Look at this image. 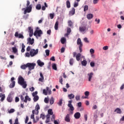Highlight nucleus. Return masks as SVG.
Segmentation results:
<instances>
[{
	"label": "nucleus",
	"instance_id": "obj_28",
	"mask_svg": "<svg viewBox=\"0 0 124 124\" xmlns=\"http://www.w3.org/2000/svg\"><path fill=\"white\" fill-rule=\"evenodd\" d=\"M54 28L55 31H58V29H59V21H57L56 22Z\"/></svg>",
	"mask_w": 124,
	"mask_h": 124
},
{
	"label": "nucleus",
	"instance_id": "obj_20",
	"mask_svg": "<svg viewBox=\"0 0 124 124\" xmlns=\"http://www.w3.org/2000/svg\"><path fill=\"white\" fill-rule=\"evenodd\" d=\"M48 91H49V87H46V89L43 90V93L44 94H45V95H47V94H48Z\"/></svg>",
	"mask_w": 124,
	"mask_h": 124
},
{
	"label": "nucleus",
	"instance_id": "obj_36",
	"mask_svg": "<svg viewBox=\"0 0 124 124\" xmlns=\"http://www.w3.org/2000/svg\"><path fill=\"white\" fill-rule=\"evenodd\" d=\"M25 47H26V46H25V45H24V43H23L22 45L21 53H24V52H25Z\"/></svg>",
	"mask_w": 124,
	"mask_h": 124
},
{
	"label": "nucleus",
	"instance_id": "obj_57",
	"mask_svg": "<svg viewBox=\"0 0 124 124\" xmlns=\"http://www.w3.org/2000/svg\"><path fill=\"white\" fill-rule=\"evenodd\" d=\"M28 122H29V117L28 116H27L26 117L25 121V123L28 124Z\"/></svg>",
	"mask_w": 124,
	"mask_h": 124
},
{
	"label": "nucleus",
	"instance_id": "obj_59",
	"mask_svg": "<svg viewBox=\"0 0 124 124\" xmlns=\"http://www.w3.org/2000/svg\"><path fill=\"white\" fill-rule=\"evenodd\" d=\"M67 32L70 34V32H71V29L68 28L67 30Z\"/></svg>",
	"mask_w": 124,
	"mask_h": 124
},
{
	"label": "nucleus",
	"instance_id": "obj_42",
	"mask_svg": "<svg viewBox=\"0 0 124 124\" xmlns=\"http://www.w3.org/2000/svg\"><path fill=\"white\" fill-rule=\"evenodd\" d=\"M25 57H26V58H30V57H31V51L30 52V53L26 52L25 54Z\"/></svg>",
	"mask_w": 124,
	"mask_h": 124
},
{
	"label": "nucleus",
	"instance_id": "obj_46",
	"mask_svg": "<svg viewBox=\"0 0 124 124\" xmlns=\"http://www.w3.org/2000/svg\"><path fill=\"white\" fill-rule=\"evenodd\" d=\"M45 52L46 53V56H49L50 55V50L48 49H46L45 50Z\"/></svg>",
	"mask_w": 124,
	"mask_h": 124
},
{
	"label": "nucleus",
	"instance_id": "obj_40",
	"mask_svg": "<svg viewBox=\"0 0 124 124\" xmlns=\"http://www.w3.org/2000/svg\"><path fill=\"white\" fill-rule=\"evenodd\" d=\"M36 9L37 10H40L41 9V5L40 4H37Z\"/></svg>",
	"mask_w": 124,
	"mask_h": 124
},
{
	"label": "nucleus",
	"instance_id": "obj_18",
	"mask_svg": "<svg viewBox=\"0 0 124 124\" xmlns=\"http://www.w3.org/2000/svg\"><path fill=\"white\" fill-rule=\"evenodd\" d=\"M13 100V98L11 96V94L8 95L7 98V101L8 102H12V101Z\"/></svg>",
	"mask_w": 124,
	"mask_h": 124
},
{
	"label": "nucleus",
	"instance_id": "obj_17",
	"mask_svg": "<svg viewBox=\"0 0 124 124\" xmlns=\"http://www.w3.org/2000/svg\"><path fill=\"white\" fill-rule=\"evenodd\" d=\"M75 14V8H72V10L69 12V15L70 16H73Z\"/></svg>",
	"mask_w": 124,
	"mask_h": 124
},
{
	"label": "nucleus",
	"instance_id": "obj_31",
	"mask_svg": "<svg viewBox=\"0 0 124 124\" xmlns=\"http://www.w3.org/2000/svg\"><path fill=\"white\" fill-rule=\"evenodd\" d=\"M62 98H61L59 100V102L57 103V104L59 105V106H62V101H63Z\"/></svg>",
	"mask_w": 124,
	"mask_h": 124
},
{
	"label": "nucleus",
	"instance_id": "obj_58",
	"mask_svg": "<svg viewBox=\"0 0 124 124\" xmlns=\"http://www.w3.org/2000/svg\"><path fill=\"white\" fill-rule=\"evenodd\" d=\"M64 51H65V48L63 47H62L61 49V53H64Z\"/></svg>",
	"mask_w": 124,
	"mask_h": 124
},
{
	"label": "nucleus",
	"instance_id": "obj_53",
	"mask_svg": "<svg viewBox=\"0 0 124 124\" xmlns=\"http://www.w3.org/2000/svg\"><path fill=\"white\" fill-rule=\"evenodd\" d=\"M28 30L29 31V32H33V29H32V28H31V27H29L28 28Z\"/></svg>",
	"mask_w": 124,
	"mask_h": 124
},
{
	"label": "nucleus",
	"instance_id": "obj_52",
	"mask_svg": "<svg viewBox=\"0 0 124 124\" xmlns=\"http://www.w3.org/2000/svg\"><path fill=\"white\" fill-rule=\"evenodd\" d=\"M44 102L45 103H49V98H45Z\"/></svg>",
	"mask_w": 124,
	"mask_h": 124
},
{
	"label": "nucleus",
	"instance_id": "obj_56",
	"mask_svg": "<svg viewBox=\"0 0 124 124\" xmlns=\"http://www.w3.org/2000/svg\"><path fill=\"white\" fill-rule=\"evenodd\" d=\"M51 116H52V117H51V120L52 122H53V121H55V114H53Z\"/></svg>",
	"mask_w": 124,
	"mask_h": 124
},
{
	"label": "nucleus",
	"instance_id": "obj_10",
	"mask_svg": "<svg viewBox=\"0 0 124 124\" xmlns=\"http://www.w3.org/2000/svg\"><path fill=\"white\" fill-rule=\"evenodd\" d=\"M79 30L80 32H84L85 33L86 31L87 28L86 26H80L79 28Z\"/></svg>",
	"mask_w": 124,
	"mask_h": 124
},
{
	"label": "nucleus",
	"instance_id": "obj_50",
	"mask_svg": "<svg viewBox=\"0 0 124 124\" xmlns=\"http://www.w3.org/2000/svg\"><path fill=\"white\" fill-rule=\"evenodd\" d=\"M85 96H89L90 95V92L89 91H86L84 93Z\"/></svg>",
	"mask_w": 124,
	"mask_h": 124
},
{
	"label": "nucleus",
	"instance_id": "obj_47",
	"mask_svg": "<svg viewBox=\"0 0 124 124\" xmlns=\"http://www.w3.org/2000/svg\"><path fill=\"white\" fill-rule=\"evenodd\" d=\"M15 112V109L14 108H11L9 111L8 113L9 114H11L12 113H14Z\"/></svg>",
	"mask_w": 124,
	"mask_h": 124
},
{
	"label": "nucleus",
	"instance_id": "obj_30",
	"mask_svg": "<svg viewBox=\"0 0 124 124\" xmlns=\"http://www.w3.org/2000/svg\"><path fill=\"white\" fill-rule=\"evenodd\" d=\"M66 7L67 8H70L71 5H70V1H69V0H67L66 2Z\"/></svg>",
	"mask_w": 124,
	"mask_h": 124
},
{
	"label": "nucleus",
	"instance_id": "obj_32",
	"mask_svg": "<svg viewBox=\"0 0 124 124\" xmlns=\"http://www.w3.org/2000/svg\"><path fill=\"white\" fill-rule=\"evenodd\" d=\"M81 64H82V66H87V61L83 60V61H81Z\"/></svg>",
	"mask_w": 124,
	"mask_h": 124
},
{
	"label": "nucleus",
	"instance_id": "obj_45",
	"mask_svg": "<svg viewBox=\"0 0 124 124\" xmlns=\"http://www.w3.org/2000/svg\"><path fill=\"white\" fill-rule=\"evenodd\" d=\"M35 108V110H37L38 111L39 109H40V107H39V105L38 104H37Z\"/></svg>",
	"mask_w": 124,
	"mask_h": 124
},
{
	"label": "nucleus",
	"instance_id": "obj_27",
	"mask_svg": "<svg viewBox=\"0 0 124 124\" xmlns=\"http://www.w3.org/2000/svg\"><path fill=\"white\" fill-rule=\"evenodd\" d=\"M68 97L69 99H73V98L75 97V95H74L73 93L69 94L68 95Z\"/></svg>",
	"mask_w": 124,
	"mask_h": 124
},
{
	"label": "nucleus",
	"instance_id": "obj_4",
	"mask_svg": "<svg viewBox=\"0 0 124 124\" xmlns=\"http://www.w3.org/2000/svg\"><path fill=\"white\" fill-rule=\"evenodd\" d=\"M68 107L69 108V110L71 111H70V114L72 115L73 114V110H74V107H73V105H72V100H71L70 101H68V103L67 105Z\"/></svg>",
	"mask_w": 124,
	"mask_h": 124
},
{
	"label": "nucleus",
	"instance_id": "obj_48",
	"mask_svg": "<svg viewBox=\"0 0 124 124\" xmlns=\"http://www.w3.org/2000/svg\"><path fill=\"white\" fill-rule=\"evenodd\" d=\"M83 41H84V42H85L86 43H89L90 41H89V40H88V38L87 37H85L83 39Z\"/></svg>",
	"mask_w": 124,
	"mask_h": 124
},
{
	"label": "nucleus",
	"instance_id": "obj_15",
	"mask_svg": "<svg viewBox=\"0 0 124 124\" xmlns=\"http://www.w3.org/2000/svg\"><path fill=\"white\" fill-rule=\"evenodd\" d=\"M87 75L88 76V81H89V82H91L92 78H93V73L91 72L90 73H88Z\"/></svg>",
	"mask_w": 124,
	"mask_h": 124
},
{
	"label": "nucleus",
	"instance_id": "obj_25",
	"mask_svg": "<svg viewBox=\"0 0 124 124\" xmlns=\"http://www.w3.org/2000/svg\"><path fill=\"white\" fill-rule=\"evenodd\" d=\"M12 50L13 52L14 53V54L18 53V49H17V48H16L15 46L12 48Z\"/></svg>",
	"mask_w": 124,
	"mask_h": 124
},
{
	"label": "nucleus",
	"instance_id": "obj_12",
	"mask_svg": "<svg viewBox=\"0 0 124 124\" xmlns=\"http://www.w3.org/2000/svg\"><path fill=\"white\" fill-rule=\"evenodd\" d=\"M74 117L75 119H80V117H81V114L79 112H76L74 114Z\"/></svg>",
	"mask_w": 124,
	"mask_h": 124
},
{
	"label": "nucleus",
	"instance_id": "obj_34",
	"mask_svg": "<svg viewBox=\"0 0 124 124\" xmlns=\"http://www.w3.org/2000/svg\"><path fill=\"white\" fill-rule=\"evenodd\" d=\"M74 63V59L73 58H71L69 60V64L71 66L73 65V63Z\"/></svg>",
	"mask_w": 124,
	"mask_h": 124
},
{
	"label": "nucleus",
	"instance_id": "obj_3",
	"mask_svg": "<svg viewBox=\"0 0 124 124\" xmlns=\"http://www.w3.org/2000/svg\"><path fill=\"white\" fill-rule=\"evenodd\" d=\"M31 9H32V5L31 4L29 6H27L25 8H22V10L24 11V14H27V13H31Z\"/></svg>",
	"mask_w": 124,
	"mask_h": 124
},
{
	"label": "nucleus",
	"instance_id": "obj_29",
	"mask_svg": "<svg viewBox=\"0 0 124 124\" xmlns=\"http://www.w3.org/2000/svg\"><path fill=\"white\" fill-rule=\"evenodd\" d=\"M47 113L48 115H50L51 116H52V115H54V112H53V109H48Z\"/></svg>",
	"mask_w": 124,
	"mask_h": 124
},
{
	"label": "nucleus",
	"instance_id": "obj_62",
	"mask_svg": "<svg viewBox=\"0 0 124 124\" xmlns=\"http://www.w3.org/2000/svg\"><path fill=\"white\" fill-rule=\"evenodd\" d=\"M20 99L18 97H16L15 98V102H19Z\"/></svg>",
	"mask_w": 124,
	"mask_h": 124
},
{
	"label": "nucleus",
	"instance_id": "obj_5",
	"mask_svg": "<svg viewBox=\"0 0 124 124\" xmlns=\"http://www.w3.org/2000/svg\"><path fill=\"white\" fill-rule=\"evenodd\" d=\"M36 65V64L35 63L28 62L27 63V67H28L29 70H30V71H31V70H33Z\"/></svg>",
	"mask_w": 124,
	"mask_h": 124
},
{
	"label": "nucleus",
	"instance_id": "obj_9",
	"mask_svg": "<svg viewBox=\"0 0 124 124\" xmlns=\"http://www.w3.org/2000/svg\"><path fill=\"white\" fill-rule=\"evenodd\" d=\"M14 80H15V78H14V77H12L11 78V81H12V83L10 84L9 85V88H10V89H12L13 88H14V87H15V81H14Z\"/></svg>",
	"mask_w": 124,
	"mask_h": 124
},
{
	"label": "nucleus",
	"instance_id": "obj_60",
	"mask_svg": "<svg viewBox=\"0 0 124 124\" xmlns=\"http://www.w3.org/2000/svg\"><path fill=\"white\" fill-rule=\"evenodd\" d=\"M90 65L91 66V67H94V65H95V63L93 62H90Z\"/></svg>",
	"mask_w": 124,
	"mask_h": 124
},
{
	"label": "nucleus",
	"instance_id": "obj_49",
	"mask_svg": "<svg viewBox=\"0 0 124 124\" xmlns=\"http://www.w3.org/2000/svg\"><path fill=\"white\" fill-rule=\"evenodd\" d=\"M78 5H79V3H78V2L75 1L74 4V7H77Z\"/></svg>",
	"mask_w": 124,
	"mask_h": 124
},
{
	"label": "nucleus",
	"instance_id": "obj_1",
	"mask_svg": "<svg viewBox=\"0 0 124 124\" xmlns=\"http://www.w3.org/2000/svg\"><path fill=\"white\" fill-rule=\"evenodd\" d=\"M25 94H26V93L24 92L22 93V95H20V99H21V104L20 106L21 108H24V104H22V102H25V103H28V101H31V99L30 98L29 95H28L27 94H26V95L25 96Z\"/></svg>",
	"mask_w": 124,
	"mask_h": 124
},
{
	"label": "nucleus",
	"instance_id": "obj_13",
	"mask_svg": "<svg viewBox=\"0 0 124 124\" xmlns=\"http://www.w3.org/2000/svg\"><path fill=\"white\" fill-rule=\"evenodd\" d=\"M65 121L67 123H69L70 122V115L67 114L65 117Z\"/></svg>",
	"mask_w": 124,
	"mask_h": 124
},
{
	"label": "nucleus",
	"instance_id": "obj_26",
	"mask_svg": "<svg viewBox=\"0 0 124 124\" xmlns=\"http://www.w3.org/2000/svg\"><path fill=\"white\" fill-rule=\"evenodd\" d=\"M114 112H116L117 114H122V110L119 108H116Z\"/></svg>",
	"mask_w": 124,
	"mask_h": 124
},
{
	"label": "nucleus",
	"instance_id": "obj_22",
	"mask_svg": "<svg viewBox=\"0 0 124 124\" xmlns=\"http://www.w3.org/2000/svg\"><path fill=\"white\" fill-rule=\"evenodd\" d=\"M77 44L78 45H79V46H83V43H82V41H81L80 38H78L77 40Z\"/></svg>",
	"mask_w": 124,
	"mask_h": 124
},
{
	"label": "nucleus",
	"instance_id": "obj_33",
	"mask_svg": "<svg viewBox=\"0 0 124 124\" xmlns=\"http://www.w3.org/2000/svg\"><path fill=\"white\" fill-rule=\"evenodd\" d=\"M38 99H39V97L38 96V95L33 96V100L34 102H36V101H37Z\"/></svg>",
	"mask_w": 124,
	"mask_h": 124
},
{
	"label": "nucleus",
	"instance_id": "obj_64",
	"mask_svg": "<svg viewBox=\"0 0 124 124\" xmlns=\"http://www.w3.org/2000/svg\"><path fill=\"white\" fill-rule=\"evenodd\" d=\"M54 124H59V120H54Z\"/></svg>",
	"mask_w": 124,
	"mask_h": 124
},
{
	"label": "nucleus",
	"instance_id": "obj_11",
	"mask_svg": "<svg viewBox=\"0 0 124 124\" xmlns=\"http://www.w3.org/2000/svg\"><path fill=\"white\" fill-rule=\"evenodd\" d=\"M27 44H30L31 45H32V44H33V43H34V39L32 38L31 39V38L30 37L27 39Z\"/></svg>",
	"mask_w": 124,
	"mask_h": 124
},
{
	"label": "nucleus",
	"instance_id": "obj_24",
	"mask_svg": "<svg viewBox=\"0 0 124 124\" xmlns=\"http://www.w3.org/2000/svg\"><path fill=\"white\" fill-rule=\"evenodd\" d=\"M0 97L1 98L0 101L2 102L4 100L5 98V95L4 94H2V93H0Z\"/></svg>",
	"mask_w": 124,
	"mask_h": 124
},
{
	"label": "nucleus",
	"instance_id": "obj_7",
	"mask_svg": "<svg viewBox=\"0 0 124 124\" xmlns=\"http://www.w3.org/2000/svg\"><path fill=\"white\" fill-rule=\"evenodd\" d=\"M38 49H31L30 51V55L31 57H34V56H36L37 54H38Z\"/></svg>",
	"mask_w": 124,
	"mask_h": 124
},
{
	"label": "nucleus",
	"instance_id": "obj_14",
	"mask_svg": "<svg viewBox=\"0 0 124 124\" xmlns=\"http://www.w3.org/2000/svg\"><path fill=\"white\" fill-rule=\"evenodd\" d=\"M34 112H35V110H33L32 111V114L31 115V119H32V120H33V123H37V121H35V119L34 118Z\"/></svg>",
	"mask_w": 124,
	"mask_h": 124
},
{
	"label": "nucleus",
	"instance_id": "obj_16",
	"mask_svg": "<svg viewBox=\"0 0 124 124\" xmlns=\"http://www.w3.org/2000/svg\"><path fill=\"white\" fill-rule=\"evenodd\" d=\"M40 76L41 78H39V81L42 83L43 82V80H44V76H43V74H42V72H41L40 73Z\"/></svg>",
	"mask_w": 124,
	"mask_h": 124
},
{
	"label": "nucleus",
	"instance_id": "obj_44",
	"mask_svg": "<svg viewBox=\"0 0 124 124\" xmlns=\"http://www.w3.org/2000/svg\"><path fill=\"white\" fill-rule=\"evenodd\" d=\"M54 16H55V14L54 13L49 14V17H50V19H53Z\"/></svg>",
	"mask_w": 124,
	"mask_h": 124
},
{
	"label": "nucleus",
	"instance_id": "obj_43",
	"mask_svg": "<svg viewBox=\"0 0 124 124\" xmlns=\"http://www.w3.org/2000/svg\"><path fill=\"white\" fill-rule=\"evenodd\" d=\"M89 9V6L86 5L84 6V12H86L87 10Z\"/></svg>",
	"mask_w": 124,
	"mask_h": 124
},
{
	"label": "nucleus",
	"instance_id": "obj_54",
	"mask_svg": "<svg viewBox=\"0 0 124 124\" xmlns=\"http://www.w3.org/2000/svg\"><path fill=\"white\" fill-rule=\"evenodd\" d=\"M82 47H83V46H79L78 48H79V50L80 53H82L83 50L82 49Z\"/></svg>",
	"mask_w": 124,
	"mask_h": 124
},
{
	"label": "nucleus",
	"instance_id": "obj_23",
	"mask_svg": "<svg viewBox=\"0 0 124 124\" xmlns=\"http://www.w3.org/2000/svg\"><path fill=\"white\" fill-rule=\"evenodd\" d=\"M81 56V53H78L76 55V58L77 61H78V62H79L80 61Z\"/></svg>",
	"mask_w": 124,
	"mask_h": 124
},
{
	"label": "nucleus",
	"instance_id": "obj_61",
	"mask_svg": "<svg viewBox=\"0 0 124 124\" xmlns=\"http://www.w3.org/2000/svg\"><path fill=\"white\" fill-rule=\"evenodd\" d=\"M37 93H38L37 91L33 92L32 93V96H36V95H37Z\"/></svg>",
	"mask_w": 124,
	"mask_h": 124
},
{
	"label": "nucleus",
	"instance_id": "obj_6",
	"mask_svg": "<svg viewBox=\"0 0 124 124\" xmlns=\"http://www.w3.org/2000/svg\"><path fill=\"white\" fill-rule=\"evenodd\" d=\"M41 34H43V32H42V31L41 30H36L33 34V35L34 36H36V37H40L41 36Z\"/></svg>",
	"mask_w": 124,
	"mask_h": 124
},
{
	"label": "nucleus",
	"instance_id": "obj_38",
	"mask_svg": "<svg viewBox=\"0 0 124 124\" xmlns=\"http://www.w3.org/2000/svg\"><path fill=\"white\" fill-rule=\"evenodd\" d=\"M40 119H42V120H45V118H46V116H45V114L41 113L40 114Z\"/></svg>",
	"mask_w": 124,
	"mask_h": 124
},
{
	"label": "nucleus",
	"instance_id": "obj_39",
	"mask_svg": "<svg viewBox=\"0 0 124 124\" xmlns=\"http://www.w3.org/2000/svg\"><path fill=\"white\" fill-rule=\"evenodd\" d=\"M52 69H54V70H57V64L56 63H53L52 65Z\"/></svg>",
	"mask_w": 124,
	"mask_h": 124
},
{
	"label": "nucleus",
	"instance_id": "obj_21",
	"mask_svg": "<svg viewBox=\"0 0 124 124\" xmlns=\"http://www.w3.org/2000/svg\"><path fill=\"white\" fill-rule=\"evenodd\" d=\"M37 62L39 66H40L41 67H42V66H43V65H44V62H41V61H40V60H38Z\"/></svg>",
	"mask_w": 124,
	"mask_h": 124
},
{
	"label": "nucleus",
	"instance_id": "obj_19",
	"mask_svg": "<svg viewBox=\"0 0 124 124\" xmlns=\"http://www.w3.org/2000/svg\"><path fill=\"white\" fill-rule=\"evenodd\" d=\"M86 17L88 20H91L93 18V14H88L87 15Z\"/></svg>",
	"mask_w": 124,
	"mask_h": 124
},
{
	"label": "nucleus",
	"instance_id": "obj_35",
	"mask_svg": "<svg viewBox=\"0 0 124 124\" xmlns=\"http://www.w3.org/2000/svg\"><path fill=\"white\" fill-rule=\"evenodd\" d=\"M65 42H66V39H65V38H64V37L62 38L61 43L62 44H64L65 43Z\"/></svg>",
	"mask_w": 124,
	"mask_h": 124
},
{
	"label": "nucleus",
	"instance_id": "obj_55",
	"mask_svg": "<svg viewBox=\"0 0 124 124\" xmlns=\"http://www.w3.org/2000/svg\"><path fill=\"white\" fill-rule=\"evenodd\" d=\"M76 100L78 101V100H80V95H77L75 97Z\"/></svg>",
	"mask_w": 124,
	"mask_h": 124
},
{
	"label": "nucleus",
	"instance_id": "obj_51",
	"mask_svg": "<svg viewBox=\"0 0 124 124\" xmlns=\"http://www.w3.org/2000/svg\"><path fill=\"white\" fill-rule=\"evenodd\" d=\"M68 24L69 27H72V21H71V20H69L68 21Z\"/></svg>",
	"mask_w": 124,
	"mask_h": 124
},
{
	"label": "nucleus",
	"instance_id": "obj_37",
	"mask_svg": "<svg viewBox=\"0 0 124 124\" xmlns=\"http://www.w3.org/2000/svg\"><path fill=\"white\" fill-rule=\"evenodd\" d=\"M54 102H55V99L53 98V97H51L50 100V105H52V104H54Z\"/></svg>",
	"mask_w": 124,
	"mask_h": 124
},
{
	"label": "nucleus",
	"instance_id": "obj_8",
	"mask_svg": "<svg viewBox=\"0 0 124 124\" xmlns=\"http://www.w3.org/2000/svg\"><path fill=\"white\" fill-rule=\"evenodd\" d=\"M15 37H16V38H20L21 39H24V38H25V37H24L23 34L19 33V32L18 31H16L15 32Z\"/></svg>",
	"mask_w": 124,
	"mask_h": 124
},
{
	"label": "nucleus",
	"instance_id": "obj_2",
	"mask_svg": "<svg viewBox=\"0 0 124 124\" xmlns=\"http://www.w3.org/2000/svg\"><path fill=\"white\" fill-rule=\"evenodd\" d=\"M18 83L19 85L22 86L23 89H26L27 88V81H25V79L22 76H19L18 78Z\"/></svg>",
	"mask_w": 124,
	"mask_h": 124
},
{
	"label": "nucleus",
	"instance_id": "obj_41",
	"mask_svg": "<svg viewBox=\"0 0 124 124\" xmlns=\"http://www.w3.org/2000/svg\"><path fill=\"white\" fill-rule=\"evenodd\" d=\"M27 67H28V66H27V63L26 64H23V65H22L21 66H20V68H21V69H26V68H27Z\"/></svg>",
	"mask_w": 124,
	"mask_h": 124
},
{
	"label": "nucleus",
	"instance_id": "obj_63",
	"mask_svg": "<svg viewBox=\"0 0 124 124\" xmlns=\"http://www.w3.org/2000/svg\"><path fill=\"white\" fill-rule=\"evenodd\" d=\"M31 46H28L26 49V51L27 52H30V51H31Z\"/></svg>",
	"mask_w": 124,
	"mask_h": 124
}]
</instances>
